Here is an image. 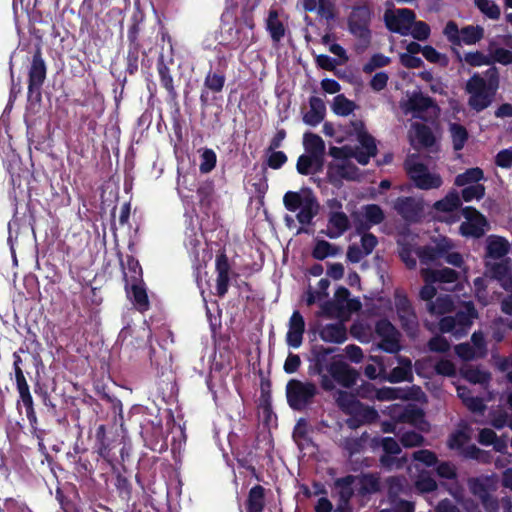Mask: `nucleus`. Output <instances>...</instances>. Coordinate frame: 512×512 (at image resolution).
<instances>
[{"label": "nucleus", "mask_w": 512, "mask_h": 512, "mask_svg": "<svg viewBox=\"0 0 512 512\" xmlns=\"http://www.w3.org/2000/svg\"><path fill=\"white\" fill-rule=\"evenodd\" d=\"M355 108V103L343 95H337L331 104L332 111L339 116H348Z\"/></svg>", "instance_id": "nucleus-36"}, {"label": "nucleus", "mask_w": 512, "mask_h": 512, "mask_svg": "<svg viewBox=\"0 0 512 512\" xmlns=\"http://www.w3.org/2000/svg\"><path fill=\"white\" fill-rule=\"evenodd\" d=\"M286 161L287 157L281 151L272 152L268 158V164L273 169L280 168Z\"/></svg>", "instance_id": "nucleus-62"}, {"label": "nucleus", "mask_w": 512, "mask_h": 512, "mask_svg": "<svg viewBox=\"0 0 512 512\" xmlns=\"http://www.w3.org/2000/svg\"><path fill=\"white\" fill-rule=\"evenodd\" d=\"M216 165V154L211 149H204L201 154L200 171L202 173L210 172Z\"/></svg>", "instance_id": "nucleus-48"}, {"label": "nucleus", "mask_w": 512, "mask_h": 512, "mask_svg": "<svg viewBox=\"0 0 512 512\" xmlns=\"http://www.w3.org/2000/svg\"><path fill=\"white\" fill-rule=\"evenodd\" d=\"M322 42L332 54L340 57L343 61L347 60L345 50L340 45L332 43L329 35L323 36Z\"/></svg>", "instance_id": "nucleus-56"}, {"label": "nucleus", "mask_w": 512, "mask_h": 512, "mask_svg": "<svg viewBox=\"0 0 512 512\" xmlns=\"http://www.w3.org/2000/svg\"><path fill=\"white\" fill-rule=\"evenodd\" d=\"M421 275L425 285L420 290V298L426 302V308L432 315H442L456 308V317H444L440 320L439 327L442 332L452 333L455 336L465 334L473 321L478 318V313L471 301L457 302V305L448 295L436 296L434 283H452L457 280V274L450 268L431 269L422 268Z\"/></svg>", "instance_id": "nucleus-1"}, {"label": "nucleus", "mask_w": 512, "mask_h": 512, "mask_svg": "<svg viewBox=\"0 0 512 512\" xmlns=\"http://www.w3.org/2000/svg\"><path fill=\"white\" fill-rule=\"evenodd\" d=\"M460 374L466 380L474 384H483L489 380V374L487 372L470 366L460 368Z\"/></svg>", "instance_id": "nucleus-40"}, {"label": "nucleus", "mask_w": 512, "mask_h": 512, "mask_svg": "<svg viewBox=\"0 0 512 512\" xmlns=\"http://www.w3.org/2000/svg\"><path fill=\"white\" fill-rule=\"evenodd\" d=\"M370 17L371 9L367 4L356 6L349 18L350 31L356 36L365 37Z\"/></svg>", "instance_id": "nucleus-17"}, {"label": "nucleus", "mask_w": 512, "mask_h": 512, "mask_svg": "<svg viewBox=\"0 0 512 512\" xmlns=\"http://www.w3.org/2000/svg\"><path fill=\"white\" fill-rule=\"evenodd\" d=\"M414 458H415V460H417L427 466H431V465L435 464V462H436L435 455L431 451H428V450H420V451L415 452Z\"/></svg>", "instance_id": "nucleus-60"}, {"label": "nucleus", "mask_w": 512, "mask_h": 512, "mask_svg": "<svg viewBox=\"0 0 512 512\" xmlns=\"http://www.w3.org/2000/svg\"><path fill=\"white\" fill-rule=\"evenodd\" d=\"M398 314L404 328L410 330L414 327L416 323V317L406 300L400 301L398 306Z\"/></svg>", "instance_id": "nucleus-41"}, {"label": "nucleus", "mask_w": 512, "mask_h": 512, "mask_svg": "<svg viewBox=\"0 0 512 512\" xmlns=\"http://www.w3.org/2000/svg\"><path fill=\"white\" fill-rule=\"evenodd\" d=\"M400 62L407 68H419L422 66V60L416 55L400 54Z\"/></svg>", "instance_id": "nucleus-61"}, {"label": "nucleus", "mask_w": 512, "mask_h": 512, "mask_svg": "<svg viewBox=\"0 0 512 512\" xmlns=\"http://www.w3.org/2000/svg\"><path fill=\"white\" fill-rule=\"evenodd\" d=\"M303 8L306 11H315L324 18H333V5L329 0H303Z\"/></svg>", "instance_id": "nucleus-27"}, {"label": "nucleus", "mask_w": 512, "mask_h": 512, "mask_svg": "<svg viewBox=\"0 0 512 512\" xmlns=\"http://www.w3.org/2000/svg\"><path fill=\"white\" fill-rule=\"evenodd\" d=\"M265 506L264 488L257 485L253 487L248 494L247 511L262 512Z\"/></svg>", "instance_id": "nucleus-32"}, {"label": "nucleus", "mask_w": 512, "mask_h": 512, "mask_svg": "<svg viewBox=\"0 0 512 512\" xmlns=\"http://www.w3.org/2000/svg\"><path fill=\"white\" fill-rule=\"evenodd\" d=\"M309 106V111L306 112V114L303 117V120L306 124L315 126L319 124L324 118L326 110L325 105L321 99L313 97L310 99Z\"/></svg>", "instance_id": "nucleus-23"}, {"label": "nucleus", "mask_w": 512, "mask_h": 512, "mask_svg": "<svg viewBox=\"0 0 512 512\" xmlns=\"http://www.w3.org/2000/svg\"><path fill=\"white\" fill-rule=\"evenodd\" d=\"M484 28L480 25H467L459 28L458 25L449 21L443 30L447 40L453 45H475L484 37Z\"/></svg>", "instance_id": "nucleus-9"}, {"label": "nucleus", "mask_w": 512, "mask_h": 512, "mask_svg": "<svg viewBox=\"0 0 512 512\" xmlns=\"http://www.w3.org/2000/svg\"><path fill=\"white\" fill-rule=\"evenodd\" d=\"M376 335L381 339L378 347L382 350L395 353L400 349L399 333L387 321H380L376 325Z\"/></svg>", "instance_id": "nucleus-16"}, {"label": "nucleus", "mask_w": 512, "mask_h": 512, "mask_svg": "<svg viewBox=\"0 0 512 512\" xmlns=\"http://www.w3.org/2000/svg\"><path fill=\"white\" fill-rule=\"evenodd\" d=\"M124 277L128 297L138 310L146 311L149 307V300L142 281V270L137 261L129 260L127 262Z\"/></svg>", "instance_id": "nucleus-8"}, {"label": "nucleus", "mask_w": 512, "mask_h": 512, "mask_svg": "<svg viewBox=\"0 0 512 512\" xmlns=\"http://www.w3.org/2000/svg\"><path fill=\"white\" fill-rule=\"evenodd\" d=\"M408 137L415 148L429 147L434 143V136L428 127L417 122L411 125Z\"/></svg>", "instance_id": "nucleus-19"}, {"label": "nucleus", "mask_w": 512, "mask_h": 512, "mask_svg": "<svg viewBox=\"0 0 512 512\" xmlns=\"http://www.w3.org/2000/svg\"><path fill=\"white\" fill-rule=\"evenodd\" d=\"M400 107L405 114H412L418 118H432L437 116L439 109L429 98L420 93H413L406 96L400 102Z\"/></svg>", "instance_id": "nucleus-10"}, {"label": "nucleus", "mask_w": 512, "mask_h": 512, "mask_svg": "<svg viewBox=\"0 0 512 512\" xmlns=\"http://www.w3.org/2000/svg\"><path fill=\"white\" fill-rule=\"evenodd\" d=\"M304 147L306 153L315 155L318 157H323L325 145L321 137L316 134L306 133L304 135Z\"/></svg>", "instance_id": "nucleus-34"}, {"label": "nucleus", "mask_w": 512, "mask_h": 512, "mask_svg": "<svg viewBox=\"0 0 512 512\" xmlns=\"http://www.w3.org/2000/svg\"><path fill=\"white\" fill-rule=\"evenodd\" d=\"M455 350L457 355L464 360L481 357V350L474 351L469 344H460L456 347Z\"/></svg>", "instance_id": "nucleus-54"}, {"label": "nucleus", "mask_w": 512, "mask_h": 512, "mask_svg": "<svg viewBox=\"0 0 512 512\" xmlns=\"http://www.w3.org/2000/svg\"><path fill=\"white\" fill-rule=\"evenodd\" d=\"M267 28L274 40H279L284 35V27L275 11H271L267 20Z\"/></svg>", "instance_id": "nucleus-44"}, {"label": "nucleus", "mask_w": 512, "mask_h": 512, "mask_svg": "<svg viewBox=\"0 0 512 512\" xmlns=\"http://www.w3.org/2000/svg\"><path fill=\"white\" fill-rule=\"evenodd\" d=\"M387 81L388 75L383 72H380L373 76L370 85L375 91H381L387 85Z\"/></svg>", "instance_id": "nucleus-64"}, {"label": "nucleus", "mask_w": 512, "mask_h": 512, "mask_svg": "<svg viewBox=\"0 0 512 512\" xmlns=\"http://www.w3.org/2000/svg\"><path fill=\"white\" fill-rule=\"evenodd\" d=\"M435 370L438 374L443 375V376H448V377H452L456 374V368H455L454 364L450 360H447V359L440 360L435 365Z\"/></svg>", "instance_id": "nucleus-53"}, {"label": "nucleus", "mask_w": 512, "mask_h": 512, "mask_svg": "<svg viewBox=\"0 0 512 512\" xmlns=\"http://www.w3.org/2000/svg\"><path fill=\"white\" fill-rule=\"evenodd\" d=\"M363 217L368 224H378L383 220V212L377 205H367L362 210Z\"/></svg>", "instance_id": "nucleus-47"}, {"label": "nucleus", "mask_w": 512, "mask_h": 512, "mask_svg": "<svg viewBox=\"0 0 512 512\" xmlns=\"http://www.w3.org/2000/svg\"><path fill=\"white\" fill-rule=\"evenodd\" d=\"M485 76L486 78L479 73L473 74L464 87L468 96L467 104L477 113L491 106L500 87V76L496 67L488 69Z\"/></svg>", "instance_id": "nucleus-3"}, {"label": "nucleus", "mask_w": 512, "mask_h": 512, "mask_svg": "<svg viewBox=\"0 0 512 512\" xmlns=\"http://www.w3.org/2000/svg\"><path fill=\"white\" fill-rule=\"evenodd\" d=\"M484 179V172L479 167L469 168L455 177L454 184L459 187L478 184Z\"/></svg>", "instance_id": "nucleus-28"}, {"label": "nucleus", "mask_w": 512, "mask_h": 512, "mask_svg": "<svg viewBox=\"0 0 512 512\" xmlns=\"http://www.w3.org/2000/svg\"><path fill=\"white\" fill-rule=\"evenodd\" d=\"M461 195L466 202H470L472 200H480L485 195V187L480 183L468 185L465 186V188L462 190Z\"/></svg>", "instance_id": "nucleus-46"}, {"label": "nucleus", "mask_w": 512, "mask_h": 512, "mask_svg": "<svg viewBox=\"0 0 512 512\" xmlns=\"http://www.w3.org/2000/svg\"><path fill=\"white\" fill-rule=\"evenodd\" d=\"M488 52L491 64L498 63L504 66L512 64V50L498 46L494 40L489 42Z\"/></svg>", "instance_id": "nucleus-24"}, {"label": "nucleus", "mask_w": 512, "mask_h": 512, "mask_svg": "<svg viewBox=\"0 0 512 512\" xmlns=\"http://www.w3.org/2000/svg\"><path fill=\"white\" fill-rule=\"evenodd\" d=\"M475 7L488 19L498 20L501 8L494 0H474Z\"/></svg>", "instance_id": "nucleus-33"}, {"label": "nucleus", "mask_w": 512, "mask_h": 512, "mask_svg": "<svg viewBox=\"0 0 512 512\" xmlns=\"http://www.w3.org/2000/svg\"><path fill=\"white\" fill-rule=\"evenodd\" d=\"M217 280H216V291L217 294L223 296L228 289L229 282V264L225 256L221 255L216 260Z\"/></svg>", "instance_id": "nucleus-22"}, {"label": "nucleus", "mask_w": 512, "mask_h": 512, "mask_svg": "<svg viewBox=\"0 0 512 512\" xmlns=\"http://www.w3.org/2000/svg\"><path fill=\"white\" fill-rule=\"evenodd\" d=\"M29 76L30 88L33 86H40L45 79L46 66L39 53H37L33 58Z\"/></svg>", "instance_id": "nucleus-31"}, {"label": "nucleus", "mask_w": 512, "mask_h": 512, "mask_svg": "<svg viewBox=\"0 0 512 512\" xmlns=\"http://www.w3.org/2000/svg\"><path fill=\"white\" fill-rule=\"evenodd\" d=\"M353 482H354V478L350 477V476L346 477L344 479L338 480L336 482V489L340 496V500L342 501V504H340L338 507V509L341 512H345V505L353 493V489H352Z\"/></svg>", "instance_id": "nucleus-35"}, {"label": "nucleus", "mask_w": 512, "mask_h": 512, "mask_svg": "<svg viewBox=\"0 0 512 512\" xmlns=\"http://www.w3.org/2000/svg\"><path fill=\"white\" fill-rule=\"evenodd\" d=\"M422 55L427 61L431 63L446 65L448 62L446 56L439 53L432 46H424L422 49Z\"/></svg>", "instance_id": "nucleus-50"}, {"label": "nucleus", "mask_w": 512, "mask_h": 512, "mask_svg": "<svg viewBox=\"0 0 512 512\" xmlns=\"http://www.w3.org/2000/svg\"><path fill=\"white\" fill-rule=\"evenodd\" d=\"M423 441V438L420 434L406 431L401 436V442L405 447H414L420 445Z\"/></svg>", "instance_id": "nucleus-55"}, {"label": "nucleus", "mask_w": 512, "mask_h": 512, "mask_svg": "<svg viewBox=\"0 0 512 512\" xmlns=\"http://www.w3.org/2000/svg\"><path fill=\"white\" fill-rule=\"evenodd\" d=\"M461 199L455 190L450 191L443 199L435 202L433 209L435 217L447 223H455L459 220V208Z\"/></svg>", "instance_id": "nucleus-13"}, {"label": "nucleus", "mask_w": 512, "mask_h": 512, "mask_svg": "<svg viewBox=\"0 0 512 512\" xmlns=\"http://www.w3.org/2000/svg\"><path fill=\"white\" fill-rule=\"evenodd\" d=\"M449 131L453 143V148L455 150H461L463 149L467 139H468V132L466 128L462 125H459L457 123H452L449 126Z\"/></svg>", "instance_id": "nucleus-37"}, {"label": "nucleus", "mask_w": 512, "mask_h": 512, "mask_svg": "<svg viewBox=\"0 0 512 512\" xmlns=\"http://www.w3.org/2000/svg\"><path fill=\"white\" fill-rule=\"evenodd\" d=\"M320 336L324 341L333 343H342L347 338L346 329L341 323L325 326Z\"/></svg>", "instance_id": "nucleus-26"}, {"label": "nucleus", "mask_w": 512, "mask_h": 512, "mask_svg": "<svg viewBox=\"0 0 512 512\" xmlns=\"http://www.w3.org/2000/svg\"><path fill=\"white\" fill-rule=\"evenodd\" d=\"M412 377V364L408 359H399V365L391 373L384 377L387 381L396 383L409 380Z\"/></svg>", "instance_id": "nucleus-29"}, {"label": "nucleus", "mask_w": 512, "mask_h": 512, "mask_svg": "<svg viewBox=\"0 0 512 512\" xmlns=\"http://www.w3.org/2000/svg\"><path fill=\"white\" fill-rule=\"evenodd\" d=\"M384 13L386 27L394 33L402 36H412L418 41L427 40L430 36V27L423 21L416 20L415 13L408 8H393L391 2H387Z\"/></svg>", "instance_id": "nucleus-4"}, {"label": "nucleus", "mask_w": 512, "mask_h": 512, "mask_svg": "<svg viewBox=\"0 0 512 512\" xmlns=\"http://www.w3.org/2000/svg\"><path fill=\"white\" fill-rule=\"evenodd\" d=\"M283 203L287 210L297 212V219L302 224H308L319 211L316 198L309 190L300 192H287L283 197Z\"/></svg>", "instance_id": "nucleus-6"}, {"label": "nucleus", "mask_w": 512, "mask_h": 512, "mask_svg": "<svg viewBox=\"0 0 512 512\" xmlns=\"http://www.w3.org/2000/svg\"><path fill=\"white\" fill-rule=\"evenodd\" d=\"M458 396L462 399L465 405L471 410H480L482 402L478 398L470 396V392L465 387H457Z\"/></svg>", "instance_id": "nucleus-49"}, {"label": "nucleus", "mask_w": 512, "mask_h": 512, "mask_svg": "<svg viewBox=\"0 0 512 512\" xmlns=\"http://www.w3.org/2000/svg\"><path fill=\"white\" fill-rule=\"evenodd\" d=\"M489 286L490 281L488 280L487 276L479 277L474 281L475 296L478 302L483 306H487L495 300V295H490L487 291Z\"/></svg>", "instance_id": "nucleus-30"}, {"label": "nucleus", "mask_w": 512, "mask_h": 512, "mask_svg": "<svg viewBox=\"0 0 512 512\" xmlns=\"http://www.w3.org/2000/svg\"><path fill=\"white\" fill-rule=\"evenodd\" d=\"M321 166L322 158L308 153L300 156L297 161V171L303 175L317 172Z\"/></svg>", "instance_id": "nucleus-25"}, {"label": "nucleus", "mask_w": 512, "mask_h": 512, "mask_svg": "<svg viewBox=\"0 0 512 512\" xmlns=\"http://www.w3.org/2000/svg\"><path fill=\"white\" fill-rule=\"evenodd\" d=\"M377 244L376 237L372 234H364L361 238V246L363 253L366 255L370 254Z\"/></svg>", "instance_id": "nucleus-63"}, {"label": "nucleus", "mask_w": 512, "mask_h": 512, "mask_svg": "<svg viewBox=\"0 0 512 512\" xmlns=\"http://www.w3.org/2000/svg\"><path fill=\"white\" fill-rule=\"evenodd\" d=\"M349 291L346 288L340 287L335 293V301L339 309H346L348 311H355L360 308V303L357 300H349Z\"/></svg>", "instance_id": "nucleus-39"}, {"label": "nucleus", "mask_w": 512, "mask_h": 512, "mask_svg": "<svg viewBox=\"0 0 512 512\" xmlns=\"http://www.w3.org/2000/svg\"><path fill=\"white\" fill-rule=\"evenodd\" d=\"M340 252L339 249L331 245L329 242L324 240H318L315 243L314 249H313V256L316 259L322 260L329 256H334Z\"/></svg>", "instance_id": "nucleus-42"}, {"label": "nucleus", "mask_w": 512, "mask_h": 512, "mask_svg": "<svg viewBox=\"0 0 512 512\" xmlns=\"http://www.w3.org/2000/svg\"><path fill=\"white\" fill-rule=\"evenodd\" d=\"M338 404L349 413L355 414L363 422H370L376 419L377 413L375 410L362 406L357 402L354 397L347 392L338 391L335 395Z\"/></svg>", "instance_id": "nucleus-15"}, {"label": "nucleus", "mask_w": 512, "mask_h": 512, "mask_svg": "<svg viewBox=\"0 0 512 512\" xmlns=\"http://www.w3.org/2000/svg\"><path fill=\"white\" fill-rule=\"evenodd\" d=\"M304 331V318L298 311H294L288 322V331L286 334L287 344L293 348L300 347L302 344Z\"/></svg>", "instance_id": "nucleus-18"}, {"label": "nucleus", "mask_w": 512, "mask_h": 512, "mask_svg": "<svg viewBox=\"0 0 512 512\" xmlns=\"http://www.w3.org/2000/svg\"><path fill=\"white\" fill-rule=\"evenodd\" d=\"M403 421L410 423L420 431H427L428 430V423L423 418L422 413L419 410H413V411H406L402 415Z\"/></svg>", "instance_id": "nucleus-43"}, {"label": "nucleus", "mask_w": 512, "mask_h": 512, "mask_svg": "<svg viewBox=\"0 0 512 512\" xmlns=\"http://www.w3.org/2000/svg\"><path fill=\"white\" fill-rule=\"evenodd\" d=\"M348 218L341 211H335L330 214L328 226H327V236L330 238H337L344 233V231L348 228Z\"/></svg>", "instance_id": "nucleus-20"}, {"label": "nucleus", "mask_w": 512, "mask_h": 512, "mask_svg": "<svg viewBox=\"0 0 512 512\" xmlns=\"http://www.w3.org/2000/svg\"><path fill=\"white\" fill-rule=\"evenodd\" d=\"M461 61L472 67H482L491 65V57L489 53L485 54L481 51H472L465 53L461 58Z\"/></svg>", "instance_id": "nucleus-38"}, {"label": "nucleus", "mask_w": 512, "mask_h": 512, "mask_svg": "<svg viewBox=\"0 0 512 512\" xmlns=\"http://www.w3.org/2000/svg\"><path fill=\"white\" fill-rule=\"evenodd\" d=\"M496 164L501 168H510L512 166V150L505 149L496 155Z\"/></svg>", "instance_id": "nucleus-58"}, {"label": "nucleus", "mask_w": 512, "mask_h": 512, "mask_svg": "<svg viewBox=\"0 0 512 512\" xmlns=\"http://www.w3.org/2000/svg\"><path fill=\"white\" fill-rule=\"evenodd\" d=\"M389 63V58L384 55H374L371 60L365 64L364 70L366 72H372L374 69L378 67L385 66Z\"/></svg>", "instance_id": "nucleus-57"}, {"label": "nucleus", "mask_w": 512, "mask_h": 512, "mask_svg": "<svg viewBox=\"0 0 512 512\" xmlns=\"http://www.w3.org/2000/svg\"><path fill=\"white\" fill-rule=\"evenodd\" d=\"M464 221L460 225V233L465 237H481L487 229L486 218L475 208L465 207L462 210Z\"/></svg>", "instance_id": "nucleus-14"}, {"label": "nucleus", "mask_w": 512, "mask_h": 512, "mask_svg": "<svg viewBox=\"0 0 512 512\" xmlns=\"http://www.w3.org/2000/svg\"><path fill=\"white\" fill-rule=\"evenodd\" d=\"M333 378L344 387H349L356 380V372L344 363H334L331 366Z\"/></svg>", "instance_id": "nucleus-21"}, {"label": "nucleus", "mask_w": 512, "mask_h": 512, "mask_svg": "<svg viewBox=\"0 0 512 512\" xmlns=\"http://www.w3.org/2000/svg\"><path fill=\"white\" fill-rule=\"evenodd\" d=\"M468 441V435L464 431H458L449 439L448 445L452 449H459L461 448L466 442Z\"/></svg>", "instance_id": "nucleus-59"}, {"label": "nucleus", "mask_w": 512, "mask_h": 512, "mask_svg": "<svg viewBox=\"0 0 512 512\" xmlns=\"http://www.w3.org/2000/svg\"><path fill=\"white\" fill-rule=\"evenodd\" d=\"M400 257L403 262L410 268L415 267L416 265V256L419 257L420 261L424 265H429L438 259V257L442 256V254L448 249L452 247L451 242L442 236H439L433 239V245L427 247L422 251H414L409 248L407 245L400 242ZM426 268H430L427 266Z\"/></svg>", "instance_id": "nucleus-7"}, {"label": "nucleus", "mask_w": 512, "mask_h": 512, "mask_svg": "<svg viewBox=\"0 0 512 512\" xmlns=\"http://www.w3.org/2000/svg\"><path fill=\"white\" fill-rule=\"evenodd\" d=\"M410 179L422 190L438 189L443 180L440 174L430 171L424 164L410 160L406 164Z\"/></svg>", "instance_id": "nucleus-11"}, {"label": "nucleus", "mask_w": 512, "mask_h": 512, "mask_svg": "<svg viewBox=\"0 0 512 512\" xmlns=\"http://www.w3.org/2000/svg\"><path fill=\"white\" fill-rule=\"evenodd\" d=\"M316 394V387L309 382L291 380L287 384V400L293 409H303Z\"/></svg>", "instance_id": "nucleus-12"}, {"label": "nucleus", "mask_w": 512, "mask_h": 512, "mask_svg": "<svg viewBox=\"0 0 512 512\" xmlns=\"http://www.w3.org/2000/svg\"><path fill=\"white\" fill-rule=\"evenodd\" d=\"M351 134L354 135L361 145V148L353 150L350 147L330 149V154L334 157V162L330 166L331 177H341L346 179H356L358 169L351 163L350 159L355 158L360 164L365 165L371 157L376 154V144L374 139L367 133L364 124L361 121L352 124Z\"/></svg>", "instance_id": "nucleus-2"}, {"label": "nucleus", "mask_w": 512, "mask_h": 512, "mask_svg": "<svg viewBox=\"0 0 512 512\" xmlns=\"http://www.w3.org/2000/svg\"><path fill=\"white\" fill-rule=\"evenodd\" d=\"M373 361L375 362L374 364H368L365 367V375L370 379L382 376L385 371L383 363L378 358H373Z\"/></svg>", "instance_id": "nucleus-52"}, {"label": "nucleus", "mask_w": 512, "mask_h": 512, "mask_svg": "<svg viewBox=\"0 0 512 512\" xmlns=\"http://www.w3.org/2000/svg\"><path fill=\"white\" fill-rule=\"evenodd\" d=\"M224 82V76L216 73H209L205 78V86L214 92H220Z\"/></svg>", "instance_id": "nucleus-51"}, {"label": "nucleus", "mask_w": 512, "mask_h": 512, "mask_svg": "<svg viewBox=\"0 0 512 512\" xmlns=\"http://www.w3.org/2000/svg\"><path fill=\"white\" fill-rule=\"evenodd\" d=\"M479 441L484 445H493L498 451L506 447L505 441L497 439L494 431L488 428L481 430Z\"/></svg>", "instance_id": "nucleus-45"}, {"label": "nucleus", "mask_w": 512, "mask_h": 512, "mask_svg": "<svg viewBox=\"0 0 512 512\" xmlns=\"http://www.w3.org/2000/svg\"><path fill=\"white\" fill-rule=\"evenodd\" d=\"M487 273L499 280L501 285L508 289L512 287V263L504 262L494 265L491 260L499 259L507 254L510 248L509 242L500 236H489L487 238Z\"/></svg>", "instance_id": "nucleus-5"}]
</instances>
